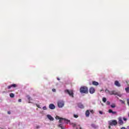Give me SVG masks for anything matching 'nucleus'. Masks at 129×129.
<instances>
[{"label": "nucleus", "mask_w": 129, "mask_h": 129, "mask_svg": "<svg viewBox=\"0 0 129 129\" xmlns=\"http://www.w3.org/2000/svg\"><path fill=\"white\" fill-rule=\"evenodd\" d=\"M74 117H75V118H77V117H78V115L74 114Z\"/></svg>", "instance_id": "b1692460"}, {"label": "nucleus", "mask_w": 129, "mask_h": 129, "mask_svg": "<svg viewBox=\"0 0 129 129\" xmlns=\"http://www.w3.org/2000/svg\"><path fill=\"white\" fill-rule=\"evenodd\" d=\"M89 92L90 93H91V94H93V93L95 92V89H94V88L93 87H91L89 89Z\"/></svg>", "instance_id": "6e6552de"}, {"label": "nucleus", "mask_w": 129, "mask_h": 129, "mask_svg": "<svg viewBox=\"0 0 129 129\" xmlns=\"http://www.w3.org/2000/svg\"><path fill=\"white\" fill-rule=\"evenodd\" d=\"M108 128H109V129L111 128V127L110 126V125L108 126Z\"/></svg>", "instance_id": "4c0bfd02"}, {"label": "nucleus", "mask_w": 129, "mask_h": 129, "mask_svg": "<svg viewBox=\"0 0 129 129\" xmlns=\"http://www.w3.org/2000/svg\"><path fill=\"white\" fill-rule=\"evenodd\" d=\"M108 112H109V113H112L113 111L111 109H109L108 110Z\"/></svg>", "instance_id": "412c9836"}, {"label": "nucleus", "mask_w": 129, "mask_h": 129, "mask_svg": "<svg viewBox=\"0 0 129 129\" xmlns=\"http://www.w3.org/2000/svg\"><path fill=\"white\" fill-rule=\"evenodd\" d=\"M10 96L11 98H14L15 97V94L14 93H11L10 94Z\"/></svg>", "instance_id": "dca6fc26"}, {"label": "nucleus", "mask_w": 129, "mask_h": 129, "mask_svg": "<svg viewBox=\"0 0 129 129\" xmlns=\"http://www.w3.org/2000/svg\"><path fill=\"white\" fill-rule=\"evenodd\" d=\"M27 97L28 100H31V97H30V96L28 95V96H27Z\"/></svg>", "instance_id": "5701e85b"}, {"label": "nucleus", "mask_w": 129, "mask_h": 129, "mask_svg": "<svg viewBox=\"0 0 129 129\" xmlns=\"http://www.w3.org/2000/svg\"><path fill=\"white\" fill-rule=\"evenodd\" d=\"M65 92H67V93H68V94H69L70 96L74 97V93H73V90L69 91V90H66Z\"/></svg>", "instance_id": "39448f33"}, {"label": "nucleus", "mask_w": 129, "mask_h": 129, "mask_svg": "<svg viewBox=\"0 0 129 129\" xmlns=\"http://www.w3.org/2000/svg\"><path fill=\"white\" fill-rule=\"evenodd\" d=\"M73 127H75L76 126V123H72Z\"/></svg>", "instance_id": "a878e982"}, {"label": "nucleus", "mask_w": 129, "mask_h": 129, "mask_svg": "<svg viewBox=\"0 0 129 129\" xmlns=\"http://www.w3.org/2000/svg\"><path fill=\"white\" fill-rule=\"evenodd\" d=\"M36 128H37V129L40 128V126L39 125H36Z\"/></svg>", "instance_id": "72a5a7b5"}, {"label": "nucleus", "mask_w": 129, "mask_h": 129, "mask_svg": "<svg viewBox=\"0 0 129 129\" xmlns=\"http://www.w3.org/2000/svg\"><path fill=\"white\" fill-rule=\"evenodd\" d=\"M112 113V114H117L116 111H113Z\"/></svg>", "instance_id": "cd10ccee"}, {"label": "nucleus", "mask_w": 129, "mask_h": 129, "mask_svg": "<svg viewBox=\"0 0 129 129\" xmlns=\"http://www.w3.org/2000/svg\"><path fill=\"white\" fill-rule=\"evenodd\" d=\"M57 80H60V79H59L58 78H57Z\"/></svg>", "instance_id": "58836bf2"}, {"label": "nucleus", "mask_w": 129, "mask_h": 129, "mask_svg": "<svg viewBox=\"0 0 129 129\" xmlns=\"http://www.w3.org/2000/svg\"><path fill=\"white\" fill-rule=\"evenodd\" d=\"M106 92H107L110 95H118V94L115 91H110L108 90H105Z\"/></svg>", "instance_id": "7ed1b4c3"}, {"label": "nucleus", "mask_w": 129, "mask_h": 129, "mask_svg": "<svg viewBox=\"0 0 129 129\" xmlns=\"http://www.w3.org/2000/svg\"><path fill=\"white\" fill-rule=\"evenodd\" d=\"M47 117L48 118V119L49 120H51V121H53L54 120V118H53V117H52V116H51L50 115H47Z\"/></svg>", "instance_id": "f8f14e48"}, {"label": "nucleus", "mask_w": 129, "mask_h": 129, "mask_svg": "<svg viewBox=\"0 0 129 129\" xmlns=\"http://www.w3.org/2000/svg\"><path fill=\"white\" fill-rule=\"evenodd\" d=\"M36 106H37L38 108H41V107H40V105L39 104H36Z\"/></svg>", "instance_id": "c756f323"}, {"label": "nucleus", "mask_w": 129, "mask_h": 129, "mask_svg": "<svg viewBox=\"0 0 129 129\" xmlns=\"http://www.w3.org/2000/svg\"><path fill=\"white\" fill-rule=\"evenodd\" d=\"M80 92H81V93L87 94V93H88V88L85 86L81 87L80 89Z\"/></svg>", "instance_id": "f257e3e1"}, {"label": "nucleus", "mask_w": 129, "mask_h": 129, "mask_svg": "<svg viewBox=\"0 0 129 129\" xmlns=\"http://www.w3.org/2000/svg\"><path fill=\"white\" fill-rule=\"evenodd\" d=\"M118 123L121 125H122V124H123V121H122V119L121 118V117L118 118Z\"/></svg>", "instance_id": "1a4fd4ad"}, {"label": "nucleus", "mask_w": 129, "mask_h": 129, "mask_svg": "<svg viewBox=\"0 0 129 129\" xmlns=\"http://www.w3.org/2000/svg\"><path fill=\"white\" fill-rule=\"evenodd\" d=\"M42 108L43 110H47V107L46 106H43Z\"/></svg>", "instance_id": "4be33fe9"}, {"label": "nucleus", "mask_w": 129, "mask_h": 129, "mask_svg": "<svg viewBox=\"0 0 129 129\" xmlns=\"http://www.w3.org/2000/svg\"><path fill=\"white\" fill-rule=\"evenodd\" d=\"M90 111L91 113H94V111H93V110H91Z\"/></svg>", "instance_id": "7c9ffc66"}, {"label": "nucleus", "mask_w": 129, "mask_h": 129, "mask_svg": "<svg viewBox=\"0 0 129 129\" xmlns=\"http://www.w3.org/2000/svg\"><path fill=\"white\" fill-rule=\"evenodd\" d=\"M18 102H22V99H19L18 100Z\"/></svg>", "instance_id": "f704fd0d"}, {"label": "nucleus", "mask_w": 129, "mask_h": 129, "mask_svg": "<svg viewBox=\"0 0 129 129\" xmlns=\"http://www.w3.org/2000/svg\"><path fill=\"white\" fill-rule=\"evenodd\" d=\"M120 102H121L123 104H124V101L123 100H120Z\"/></svg>", "instance_id": "393cba45"}, {"label": "nucleus", "mask_w": 129, "mask_h": 129, "mask_svg": "<svg viewBox=\"0 0 129 129\" xmlns=\"http://www.w3.org/2000/svg\"><path fill=\"white\" fill-rule=\"evenodd\" d=\"M127 104H128V106H129V99H128L127 100Z\"/></svg>", "instance_id": "c9c22d12"}, {"label": "nucleus", "mask_w": 129, "mask_h": 129, "mask_svg": "<svg viewBox=\"0 0 129 129\" xmlns=\"http://www.w3.org/2000/svg\"><path fill=\"white\" fill-rule=\"evenodd\" d=\"M127 129H129V126H127Z\"/></svg>", "instance_id": "ea45409f"}, {"label": "nucleus", "mask_w": 129, "mask_h": 129, "mask_svg": "<svg viewBox=\"0 0 129 129\" xmlns=\"http://www.w3.org/2000/svg\"><path fill=\"white\" fill-rule=\"evenodd\" d=\"M106 104H107V105H109V104H110V102L109 101H107Z\"/></svg>", "instance_id": "bb28decb"}, {"label": "nucleus", "mask_w": 129, "mask_h": 129, "mask_svg": "<svg viewBox=\"0 0 129 129\" xmlns=\"http://www.w3.org/2000/svg\"><path fill=\"white\" fill-rule=\"evenodd\" d=\"M56 119H59V122H60V123L63 122H63H64V123H68V122H69V121H70V120H67L66 118H60L58 116H56Z\"/></svg>", "instance_id": "f03ea898"}, {"label": "nucleus", "mask_w": 129, "mask_h": 129, "mask_svg": "<svg viewBox=\"0 0 129 129\" xmlns=\"http://www.w3.org/2000/svg\"><path fill=\"white\" fill-rule=\"evenodd\" d=\"M57 105L59 108H61L64 106V102L62 101H59L57 103Z\"/></svg>", "instance_id": "423d86ee"}, {"label": "nucleus", "mask_w": 129, "mask_h": 129, "mask_svg": "<svg viewBox=\"0 0 129 129\" xmlns=\"http://www.w3.org/2000/svg\"><path fill=\"white\" fill-rule=\"evenodd\" d=\"M92 84H93V85H95V86H97V85H99V84L97 82L93 81Z\"/></svg>", "instance_id": "2eb2a0df"}, {"label": "nucleus", "mask_w": 129, "mask_h": 129, "mask_svg": "<svg viewBox=\"0 0 129 129\" xmlns=\"http://www.w3.org/2000/svg\"><path fill=\"white\" fill-rule=\"evenodd\" d=\"M123 120H124V121H126V120H127V119H126V118H125V117H123Z\"/></svg>", "instance_id": "c85d7f7f"}, {"label": "nucleus", "mask_w": 129, "mask_h": 129, "mask_svg": "<svg viewBox=\"0 0 129 129\" xmlns=\"http://www.w3.org/2000/svg\"><path fill=\"white\" fill-rule=\"evenodd\" d=\"M8 114H11V112H10V111H9L8 112Z\"/></svg>", "instance_id": "e433bc0d"}, {"label": "nucleus", "mask_w": 129, "mask_h": 129, "mask_svg": "<svg viewBox=\"0 0 129 129\" xmlns=\"http://www.w3.org/2000/svg\"><path fill=\"white\" fill-rule=\"evenodd\" d=\"M49 107L50 108V109H55V105H54L53 104H50L49 105Z\"/></svg>", "instance_id": "9b49d317"}, {"label": "nucleus", "mask_w": 129, "mask_h": 129, "mask_svg": "<svg viewBox=\"0 0 129 129\" xmlns=\"http://www.w3.org/2000/svg\"><path fill=\"white\" fill-rule=\"evenodd\" d=\"M102 101H103L104 102H106V98L103 97V98H102Z\"/></svg>", "instance_id": "6ab92c4d"}, {"label": "nucleus", "mask_w": 129, "mask_h": 129, "mask_svg": "<svg viewBox=\"0 0 129 129\" xmlns=\"http://www.w3.org/2000/svg\"><path fill=\"white\" fill-rule=\"evenodd\" d=\"M125 90L127 93H128L129 92V87L125 88Z\"/></svg>", "instance_id": "a211bd4d"}, {"label": "nucleus", "mask_w": 129, "mask_h": 129, "mask_svg": "<svg viewBox=\"0 0 129 129\" xmlns=\"http://www.w3.org/2000/svg\"><path fill=\"white\" fill-rule=\"evenodd\" d=\"M111 107H112V108H114V107H115V104H112L111 105Z\"/></svg>", "instance_id": "aec40b11"}, {"label": "nucleus", "mask_w": 129, "mask_h": 129, "mask_svg": "<svg viewBox=\"0 0 129 129\" xmlns=\"http://www.w3.org/2000/svg\"><path fill=\"white\" fill-rule=\"evenodd\" d=\"M90 114V112H89V110H87L85 113L86 116L87 117H89Z\"/></svg>", "instance_id": "ddd939ff"}, {"label": "nucleus", "mask_w": 129, "mask_h": 129, "mask_svg": "<svg viewBox=\"0 0 129 129\" xmlns=\"http://www.w3.org/2000/svg\"><path fill=\"white\" fill-rule=\"evenodd\" d=\"M109 125H116L117 124V121L116 120H112L109 121Z\"/></svg>", "instance_id": "20e7f679"}, {"label": "nucleus", "mask_w": 129, "mask_h": 129, "mask_svg": "<svg viewBox=\"0 0 129 129\" xmlns=\"http://www.w3.org/2000/svg\"><path fill=\"white\" fill-rule=\"evenodd\" d=\"M99 113H100V114H103V113L102 112V111H99Z\"/></svg>", "instance_id": "473e14b6"}, {"label": "nucleus", "mask_w": 129, "mask_h": 129, "mask_svg": "<svg viewBox=\"0 0 129 129\" xmlns=\"http://www.w3.org/2000/svg\"><path fill=\"white\" fill-rule=\"evenodd\" d=\"M52 91H53V92H56V89H52Z\"/></svg>", "instance_id": "2f4dec72"}, {"label": "nucleus", "mask_w": 129, "mask_h": 129, "mask_svg": "<svg viewBox=\"0 0 129 129\" xmlns=\"http://www.w3.org/2000/svg\"><path fill=\"white\" fill-rule=\"evenodd\" d=\"M17 86H18V85L17 84H13L12 85L7 86V89H11V88H12V87H13V88H16V87H17Z\"/></svg>", "instance_id": "0eeeda50"}, {"label": "nucleus", "mask_w": 129, "mask_h": 129, "mask_svg": "<svg viewBox=\"0 0 129 129\" xmlns=\"http://www.w3.org/2000/svg\"><path fill=\"white\" fill-rule=\"evenodd\" d=\"M114 84L116 86H117V87H120L121 85L118 81H115L114 82Z\"/></svg>", "instance_id": "9d476101"}, {"label": "nucleus", "mask_w": 129, "mask_h": 129, "mask_svg": "<svg viewBox=\"0 0 129 129\" xmlns=\"http://www.w3.org/2000/svg\"><path fill=\"white\" fill-rule=\"evenodd\" d=\"M91 126L92 127H93V128H96V125H95L94 123H92L91 124Z\"/></svg>", "instance_id": "f3484780"}, {"label": "nucleus", "mask_w": 129, "mask_h": 129, "mask_svg": "<svg viewBox=\"0 0 129 129\" xmlns=\"http://www.w3.org/2000/svg\"><path fill=\"white\" fill-rule=\"evenodd\" d=\"M78 107H79V108H82L83 109L84 108V105H83V104H82V103H80L78 104Z\"/></svg>", "instance_id": "4468645a"}]
</instances>
